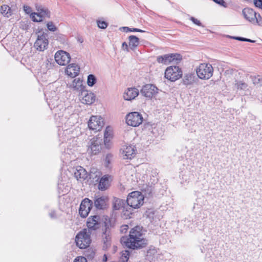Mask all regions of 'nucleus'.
<instances>
[{
	"instance_id": "nucleus-40",
	"label": "nucleus",
	"mask_w": 262,
	"mask_h": 262,
	"mask_svg": "<svg viewBox=\"0 0 262 262\" xmlns=\"http://www.w3.org/2000/svg\"><path fill=\"white\" fill-rule=\"evenodd\" d=\"M129 256V252L128 250H125L122 251L121 258L123 259V262H127Z\"/></svg>"
},
{
	"instance_id": "nucleus-9",
	"label": "nucleus",
	"mask_w": 262,
	"mask_h": 262,
	"mask_svg": "<svg viewBox=\"0 0 262 262\" xmlns=\"http://www.w3.org/2000/svg\"><path fill=\"white\" fill-rule=\"evenodd\" d=\"M93 206V201L89 198L84 199L79 208V214L82 218L86 217Z\"/></svg>"
},
{
	"instance_id": "nucleus-15",
	"label": "nucleus",
	"mask_w": 262,
	"mask_h": 262,
	"mask_svg": "<svg viewBox=\"0 0 262 262\" xmlns=\"http://www.w3.org/2000/svg\"><path fill=\"white\" fill-rule=\"evenodd\" d=\"M102 139L100 138H93L90 141V145L88 151L92 155H97L101 149Z\"/></svg>"
},
{
	"instance_id": "nucleus-4",
	"label": "nucleus",
	"mask_w": 262,
	"mask_h": 262,
	"mask_svg": "<svg viewBox=\"0 0 262 262\" xmlns=\"http://www.w3.org/2000/svg\"><path fill=\"white\" fill-rule=\"evenodd\" d=\"M91 234L92 232L86 229H84L80 231L75 237L76 245L80 249H85L88 247L91 243Z\"/></svg>"
},
{
	"instance_id": "nucleus-41",
	"label": "nucleus",
	"mask_w": 262,
	"mask_h": 262,
	"mask_svg": "<svg viewBox=\"0 0 262 262\" xmlns=\"http://www.w3.org/2000/svg\"><path fill=\"white\" fill-rule=\"evenodd\" d=\"M97 26L100 29H104L107 26L108 24L105 21L97 20Z\"/></svg>"
},
{
	"instance_id": "nucleus-25",
	"label": "nucleus",
	"mask_w": 262,
	"mask_h": 262,
	"mask_svg": "<svg viewBox=\"0 0 262 262\" xmlns=\"http://www.w3.org/2000/svg\"><path fill=\"white\" fill-rule=\"evenodd\" d=\"M69 87L74 91H80L81 92L84 88L82 84V81L79 78L74 79L72 82L69 84Z\"/></svg>"
},
{
	"instance_id": "nucleus-56",
	"label": "nucleus",
	"mask_w": 262,
	"mask_h": 262,
	"mask_svg": "<svg viewBox=\"0 0 262 262\" xmlns=\"http://www.w3.org/2000/svg\"><path fill=\"white\" fill-rule=\"evenodd\" d=\"M78 42L82 43L83 42V39L81 37H78L77 39Z\"/></svg>"
},
{
	"instance_id": "nucleus-44",
	"label": "nucleus",
	"mask_w": 262,
	"mask_h": 262,
	"mask_svg": "<svg viewBox=\"0 0 262 262\" xmlns=\"http://www.w3.org/2000/svg\"><path fill=\"white\" fill-rule=\"evenodd\" d=\"M36 15V13L35 12H34V13H32L30 15V17L31 18H32V20L34 21V22H41L42 21V19L41 18H37L35 17V16Z\"/></svg>"
},
{
	"instance_id": "nucleus-43",
	"label": "nucleus",
	"mask_w": 262,
	"mask_h": 262,
	"mask_svg": "<svg viewBox=\"0 0 262 262\" xmlns=\"http://www.w3.org/2000/svg\"><path fill=\"white\" fill-rule=\"evenodd\" d=\"M190 20L191 21H192V22L196 25L197 26H202L203 27H204V26L202 25V23L200 22V21L199 20H198V19L195 18V17H190Z\"/></svg>"
},
{
	"instance_id": "nucleus-5",
	"label": "nucleus",
	"mask_w": 262,
	"mask_h": 262,
	"mask_svg": "<svg viewBox=\"0 0 262 262\" xmlns=\"http://www.w3.org/2000/svg\"><path fill=\"white\" fill-rule=\"evenodd\" d=\"M198 78L203 80H208L213 75V68L210 63H201L196 69Z\"/></svg>"
},
{
	"instance_id": "nucleus-7",
	"label": "nucleus",
	"mask_w": 262,
	"mask_h": 262,
	"mask_svg": "<svg viewBox=\"0 0 262 262\" xmlns=\"http://www.w3.org/2000/svg\"><path fill=\"white\" fill-rule=\"evenodd\" d=\"M182 59V56L180 54H168L157 57V61L159 63L168 64L171 63H179Z\"/></svg>"
},
{
	"instance_id": "nucleus-16",
	"label": "nucleus",
	"mask_w": 262,
	"mask_h": 262,
	"mask_svg": "<svg viewBox=\"0 0 262 262\" xmlns=\"http://www.w3.org/2000/svg\"><path fill=\"white\" fill-rule=\"evenodd\" d=\"M93 205L97 210H105L108 207V198L106 196L96 197Z\"/></svg>"
},
{
	"instance_id": "nucleus-59",
	"label": "nucleus",
	"mask_w": 262,
	"mask_h": 262,
	"mask_svg": "<svg viewBox=\"0 0 262 262\" xmlns=\"http://www.w3.org/2000/svg\"><path fill=\"white\" fill-rule=\"evenodd\" d=\"M201 250L202 253L204 252V250L203 249H201Z\"/></svg>"
},
{
	"instance_id": "nucleus-49",
	"label": "nucleus",
	"mask_w": 262,
	"mask_h": 262,
	"mask_svg": "<svg viewBox=\"0 0 262 262\" xmlns=\"http://www.w3.org/2000/svg\"><path fill=\"white\" fill-rule=\"evenodd\" d=\"M49 216L52 219H55L57 218V215H56V212L55 211H52L50 213H49Z\"/></svg>"
},
{
	"instance_id": "nucleus-60",
	"label": "nucleus",
	"mask_w": 262,
	"mask_h": 262,
	"mask_svg": "<svg viewBox=\"0 0 262 262\" xmlns=\"http://www.w3.org/2000/svg\"><path fill=\"white\" fill-rule=\"evenodd\" d=\"M126 211L127 212H129V211L127 209V208H126Z\"/></svg>"
},
{
	"instance_id": "nucleus-54",
	"label": "nucleus",
	"mask_w": 262,
	"mask_h": 262,
	"mask_svg": "<svg viewBox=\"0 0 262 262\" xmlns=\"http://www.w3.org/2000/svg\"><path fill=\"white\" fill-rule=\"evenodd\" d=\"M245 41H247V42H252L253 43V42H255V40H252V39L246 38Z\"/></svg>"
},
{
	"instance_id": "nucleus-2",
	"label": "nucleus",
	"mask_w": 262,
	"mask_h": 262,
	"mask_svg": "<svg viewBox=\"0 0 262 262\" xmlns=\"http://www.w3.org/2000/svg\"><path fill=\"white\" fill-rule=\"evenodd\" d=\"M123 242L126 247L132 249H141L147 245V240L143 237L142 227L138 226L130 230L129 237Z\"/></svg>"
},
{
	"instance_id": "nucleus-42",
	"label": "nucleus",
	"mask_w": 262,
	"mask_h": 262,
	"mask_svg": "<svg viewBox=\"0 0 262 262\" xmlns=\"http://www.w3.org/2000/svg\"><path fill=\"white\" fill-rule=\"evenodd\" d=\"M214 3L224 8L227 7V3L224 0H212Z\"/></svg>"
},
{
	"instance_id": "nucleus-57",
	"label": "nucleus",
	"mask_w": 262,
	"mask_h": 262,
	"mask_svg": "<svg viewBox=\"0 0 262 262\" xmlns=\"http://www.w3.org/2000/svg\"><path fill=\"white\" fill-rule=\"evenodd\" d=\"M61 184H58V188H59V189H60V188H61Z\"/></svg>"
},
{
	"instance_id": "nucleus-45",
	"label": "nucleus",
	"mask_w": 262,
	"mask_h": 262,
	"mask_svg": "<svg viewBox=\"0 0 262 262\" xmlns=\"http://www.w3.org/2000/svg\"><path fill=\"white\" fill-rule=\"evenodd\" d=\"M95 255V252L93 251H88V253L85 254L86 259L89 260L93 259Z\"/></svg>"
},
{
	"instance_id": "nucleus-33",
	"label": "nucleus",
	"mask_w": 262,
	"mask_h": 262,
	"mask_svg": "<svg viewBox=\"0 0 262 262\" xmlns=\"http://www.w3.org/2000/svg\"><path fill=\"white\" fill-rule=\"evenodd\" d=\"M1 12L4 16L7 17L11 16L12 14L11 8L6 5H3L1 7Z\"/></svg>"
},
{
	"instance_id": "nucleus-12",
	"label": "nucleus",
	"mask_w": 262,
	"mask_h": 262,
	"mask_svg": "<svg viewBox=\"0 0 262 262\" xmlns=\"http://www.w3.org/2000/svg\"><path fill=\"white\" fill-rule=\"evenodd\" d=\"M47 33H43L41 35H38L34 43V47L39 51H43L47 49L49 45V41L47 38Z\"/></svg>"
},
{
	"instance_id": "nucleus-6",
	"label": "nucleus",
	"mask_w": 262,
	"mask_h": 262,
	"mask_svg": "<svg viewBox=\"0 0 262 262\" xmlns=\"http://www.w3.org/2000/svg\"><path fill=\"white\" fill-rule=\"evenodd\" d=\"M242 14L247 20L254 25L262 26V17L257 14L252 9L245 8L242 11Z\"/></svg>"
},
{
	"instance_id": "nucleus-18",
	"label": "nucleus",
	"mask_w": 262,
	"mask_h": 262,
	"mask_svg": "<svg viewBox=\"0 0 262 262\" xmlns=\"http://www.w3.org/2000/svg\"><path fill=\"white\" fill-rule=\"evenodd\" d=\"M79 97L82 103L88 105L92 104L96 100L94 93L84 90L81 92Z\"/></svg>"
},
{
	"instance_id": "nucleus-23",
	"label": "nucleus",
	"mask_w": 262,
	"mask_h": 262,
	"mask_svg": "<svg viewBox=\"0 0 262 262\" xmlns=\"http://www.w3.org/2000/svg\"><path fill=\"white\" fill-rule=\"evenodd\" d=\"M102 242L103 243V249H107L111 245L112 235L111 231H103L102 234Z\"/></svg>"
},
{
	"instance_id": "nucleus-51",
	"label": "nucleus",
	"mask_w": 262,
	"mask_h": 262,
	"mask_svg": "<svg viewBox=\"0 0 262 262\" xmlns=\"http://www.w3.org/2000/svg\"><path fill=\"white\" fill-rule=\"evenodd\" d=\"M232 38L234 39L242 41H245L246 40V38L243 37L234 36L232 37Z\"/></svg>"
},
{
	"instance_id": "nucleus-39",
	"label": "nucleus",
	"mask_w": 262,
	"mask_h": 262,
	"mask_svg": "<svg viewBox=\"0 0 262 262\" xmlns=\"http://www.w3.org/2000/svg\"><path fill=\"white\" fill-rule=\"evenodd\" d=\"M253 83L259 85H262V76L257 75L253 79Z\"/></svg>"
},
{
	"instance_id": "nucleus-31",
	"label": "nucleus",
	"mask_w": 262,
	"mask_h": 262,
	"mask_svg": "<svg viewBox=\"0 0 262 262\" xmlns=\"http://www.w3.org/2000/svg\"><path fill=\"white\" fill-rule=\"evenodd\" d=\"M112 130L110 127H106L104 133V144L107 146V143L110 142V139L112 138Z\"/></svg>"
},
{
	"instance_id": "nucleus-10",
	"label": "nucleus",
	"mask_w": 262,
	"mask_h": 262,
	"mask_svg": "<svg viewBox=\"0 0 262 262\" xmlns=\"http://www.w3.org/2000/svg\"><path fill=\"white\" fill-rule=\"evenodd\" d=\"M143 120L142 116L137 112L130 113L126 116V123L132 126H138L142 123Z\"/></svg>"
},
{
	"instance_id": "nucleus-3",
	"label": "nucleus",
	"mask_w": 262,
	"mask_h": 262,
	"mask_svg": "<svg viewBox=\"0 0 262 262\" xmlns=\"http://www.w3.org/2000/svg\"><path fill=\"white\" fill-rule=\"evenodd\" d=\"M144 196L140 191H135L130 193L127 198V207L139 208L143 204Z\"/></svg>"
},
{
	"instance_id": "nucleus-17",
	"label": "nucleus",
	"mask_w": 262,
	"mask_h": 262,
	"mask_svg": "<svg viewBox=\"0 0 262 262\" xmlns=\"http://www.w3.org/2000/svg\"><path fill=\"white\" fill-rule=\"evenodd\" d=\"M158 88L155 85L147 84L142 87L141 93L146 98H151L158 93Z\"/></svg>"
},
{
	"instance_id": "nucleus-47",
	"label": "nucleus",
	"mask_w": 262,
	"mask_h": 262,
	"mask_svg": "<svg viewBox=\"0 0 262 262\" xmlns=\"http://www.w3.org/2000/svg\"><path fill=\"white\" fill-rule=\"evenodd\" d=\"M74 262H87V259L85 257L78 256L75 259Z\"/></svg>"
},
{
	"instance_id": "nucleus-34",
	"label": "nucleus",
	"mask_w": 262,
	"mask_h": 262,
	"mask_svg": "<svg viewBox=\"0 0 262 262\" xmlns=\"http://www.w3.org/2000/svg\"><path fill=\"white\" fill-rule=\"evenodd\" d=\"M234 87L238 90H245L247 89L248 85L243 81L235 80Z\"/></svg>"
},
{
	"instance_id": "nucleus-28",
	"label": "nucleus",
	"mask_w": 262,
	"mask_h": 262,
	"mask_svg": "<svg viewBox=\"0 0 262 262\" xmlns=\"http://www.w3.org/2000/svg\"><path fill=\"white\" fill-rule=\"evenodd\" d=\"M126 205H127L126 200L125 201L120 199H115L113 203V209L118 210L121 208H123L124 210L125 208Z\"/></svg>"
},
{
	"instance_id": "nucleus-29",
	"label": "nucleus",
	"mask_w": 262,
	"mask_h": 262,
	"mask_svg": "<svg viewBox=\"0 0 262 262\" xmlns=\"http://www.w3.org/2000/svg\"><path fill=\"white\" fill-rule=\"evenodd\" d=\"M129 47L132 50H134L139 44V39L135 35H130L128 37Z\"/></svg>"
},
{
	"instance_id": "nucleus-35",
	"label": "nucleus",
	"mask_w": 262,
	"mask_h": 262,
	"mask_svg": "<svg viewBox=\"0 0 262 262\" xmlns=\"http://www.w3.org/2000/svg\"><path fill=\"white\" fill-rule=\"evenodd\" d=\"M97 82L96 77L93 74H90L88 76L87 84L89 86H93Z\"/></svg>"
},
{
	"instance_id": "nucleus-24",
	"label": "nucleus",
	"mask_w": 262,
	"mask_h": 262,
	"mask_svg": "<svg viewBox=\"0 0 262 262\" xmlns=\"http://www.w3.org/2000/svg\"><path fill=\"white\" fill-rule=\"evenodd\" d=\"M198 80V78L196 77L194 73L185 74L183 78V83L184 85L187 86L192 85L196 83Z\"/></svg>"
},
{
	"instance_id": "nucleus-55",
	"label": "nucleus",
	"mask_w": 262,
	"mask_h": 262,
	"mask_svg": "<svg viewBox=\"0 0 262 262\" xmlns=\"http://www.w3.org/2000/svg\"><path fill=\"white\" fill-rule=\"evenodd\" d=\"M107 259V256L106 254H104L103 255V259H102L103 262H106Z\"/></svg>"
},
{
	"instance_id": "nucleus-50",
	"label": "nucleus",
	"mask_w": 262,
	"mask_h": 262,
	"mask_svg": "<svg viewBox=\"0 0 262 262\" xmlns=\"http://www.w3.org/2000/svg\"><path fill=\"white\" fill-rule=\"evenodd\" d=\"M128 228V226L127 225H123L121 227V231L122 232H125Z\"/></svg>"
},
{
	"instance_id": "nucleus-36",
	"label": "nucleus",
	"mask_w": 262,
	"mask_h": 262,
	"mask_svg": "<svg viewBox=\"0 0 262 262\" xmlns=\"http://www.w3.org/2000/svg\"><path fill=\"white\" fill-rule=\"evenodd\" d=\"M205 260L207 262H214V257L213 256V252L212 251V249H208V251L206 254L205 256Z\"/></svg>"
},
{
	"instance_id": "nucleus-26",
	"label": "nucleus",
	"mask_w": 262,
	"mask_h": 262,
	"mask_svg": "<svg viewBox=\"0 0 262 262\" xmlns=\"http://www.w3.org/2000/svg\"><path fill=\"white\" fill-rule=\"evenodd\" d=\"M109 187L108 176L104 175L99 180L98 188L100 190H105Z\"/></svg>"
},
{
	"instance_id": "nucleus-13",
	"label": "nucleus",
	"mask_w": 262,
	"mask_h": 262,
	"mask_svg": "<svg viewBox=\"0 0 262 262\" xmlns=\"http://www.w3.org/2000/svg\"><path fill=\"white\" fill-rule=\"evenodd\" d=\"M71 57L70 54L64 51L59 50L55 54V60L56 62L61 66L67 64L70 61Z\"/></svg>"
},
{
	"instance_id": "nucleus-1",
	"label": "nucleus",
	"mask_w": 262,
	"mask_h": 262,
	"mask_svg": "<svg viewBox=\"0 0 262 262\" xmlns=\"http://www.w3.org/2000/svg\"><path fill=\"white\" fill-rule=\"evenodd\" d=\"M51 101H48L49 106L51 109L53 107L54 110V119L57 126L61 127L62 130L67 131L69 128L72 126L74 123L72 122L73 117L70 115L69 109L65 107L62 104L58 105L56 107L53 106Z\"/></svg>"
},
{
	"instance_id": "nucleus-14",
	"label": "nucleus",
	"mask_w": 262,
	"mask_h": 262,
	"mask_svg": "<svg viewBox=\"0 0 262 262\" xmlns=\"http://www.w3.org/2000/svg\"><path fill=\"white\" fill-rule=\"evenodd\" d=\"M100 216L95 215L91 216L88 219L86 222V225L88 227L87 230H89L90 232L95 231L100 227Z\"/></svg>"
},
{
	"instance_id": "nucleus-20",
	"label": "nucleus",
	"mask_w": 262,
	"mask_h": 262,
	"mask_svg": "<svg viewBox=\"0 0 262 262\" xmlns=\"http://www.w3.org/2000/svg\"><path fill=\"white\" fill-rule=\"evenodd\" d=\"M75 178L78 181L85 180L88 177V173L81 166H78L74 171Z\"/></svg>"
},
{
	"instance_id": "nucleus-11",
	"label": "nucleus",
	"mask_w": 262,
	"mask_h": 262,
	"mask_svg": "<svg viewBox=\"0 0 262 262\" xmlns=\"http://www.w3.org/2000/svg\"><path fill=\"white\" fill-rule=\"evenodd\" d=\"M104 124L103 120L100 116H93L88 122V126L90 129L97 132L102 129Z\"/></svg>"
},
{
	"instance_id": "nucleus-46",
	"label": "nucleus",
	"mask_w": 262,
	"mask_h": 262,
	"mask_svg": "<svg viewBox=\"0 0 262 262\" xmlns=\"http://www.w3.org/2000/svg\"><path fill=\"white\" fill-rule=\"evenodd\" d=\"M253 3L256 7L262 9V0H254Z\"/></svg>"
},
{
	"instance_id": "nucleus-48",
	"label": "nucleus",
	"mask_w": 262,
	"mask_h": 262,
	"mask_svg": "<svg viewBox=\"0 0 262 262\" xmlns=\"http://www.w3.org/2000/svg\"><path fill=\"white\" fill-rule=\"evenodd\" d=\"M24 10L26 12V13L29 14L32 11V9L30 7L28 6H24Z\"/></svg>"
},
{
	"instance_id": "nucleus-58",
	"label": "nucleus",
	"mask_w": 262,
	"mask_h": 262,
	"mask_svg": "<svg viewBox=\"0 0 262 262\" xmlns=\"http://www.w3.org/2000/svg\"><path fill=\"white\" fill-rule=\"evenodd\" d=\"M207 217V214H205V215H204L202 218V219H204L205 218H206Z\"/></svg>"
},
{
	"instance_id": "nucleus-38",
	"label": "nucleus",
	"mask_w": 262,
	"mask_h": 262,
	"mask_svg": "<svg viewBox=\"0 0 262 262\" xmlns=\"http://www.w3.org/2000/svg\"><path fill=\"white\" fill-rule=\"evenodd\" d=\"M47 27L48 30L52 32H55L57 29V27L54 25L52 21L48 22L47 24Z\"/></svg>"
},
{
	"instance_id": "nucleus-30",
	"label": "nucleus",
	"mask_w": 262,
	"mask_h": 262,
	"mask_svg": "<svg viewBox=\"0 0 262 262\" xmlns=\"http://www.w3.org/2000/svg\"><path fill=\"white\" fill-rule=\"evenodd\" d=\"M101 174V173L100 171L93 168L91 169L88 176H89L90 179H93L97 182L99 180Z\"/></svg>"
},
{
	"instance_id": "nucleus-32",
	"label": "nucleus",
	"mask_w": 262,
	"mask_h": 262,
	"mask_svg": "<svg viewBox=\"0 0 262 262\" xmlns=\"http://www.w3.org/2000/svg\"><path fill=\"white\" fill-rule=\"evenodd\" d=\"M113 219H105V221L104 222V227L103 228V231H111V229L114 226V222Z\"/></svg>"
},
{
	"instance_id": "nucleus-37",
	"label": "nucleus",
	"mask_w": 262,
	"mask_h": 262,
	"mask_svg": "<svg viewBox=\"0 0 262 262\" xmlns=\"http://www.w3.org/2000/svg\"><path fill=\"white\" fill-rule=\"evenodd\" d=\"M122 29L126 32H145V31L138 28H129L127 27H123Z\"/></svg>"
},
{
	"instance_id": "nucleus-8",
	"label": "nucleus",
	"mask_w": 262,
	"mask_h": 262,
	"mask_svg": "<svg viewBox=\"0 0 262 262\" xmlns=\"http://www.w3.org/2000/svg\"><path fill=\"white\" fill-rule=\"evenodd\" d=\"M182 71L178 66H170L165 71V77L171 81H175L182 76Z\"/></svg>"
},
{
	"instance_id": "nucleus-53",
	"label": "nucleus",
	"mask_w": 262,
	"mask_h": 262,
	"mask_svg": "<svg viewBox=\"0 0 262 262\" xmlns=\"http://www.w3.org/2000/svg\"><path fill=\"white\" fill-rule=\"evenodd\" d=\"M111 156L110 155H107L106 156V158H105V162L108 164L110 163V159H111Z\"/></svg>"
},
{
	"instance_id": "nucleus-27",
	"label": "nucleus",
	"mask_w": 262,
	"mask_h": 262,
	"mask_svg": "<svg viewBox=\"0 0 262 262\" xmlns=\"http://www.w3.org/2000/svg\"><path fill=\"white\" fill-rule=\"evenodd\" d=\"M37 10L38 12L36 13V16L39 18L42 19L46 17L50 18V12L48 9L39 6L37 7Z\"/></svg>"
},
{
	"instance_id": "nucleus-21",
	"label": "nucleus",
	"mask_w": 262,
	"mask_h": 262,
	"mask_svg": "<svg viewBox=\"0 0 262 262\" xmlns=\"http://www.w3.org/2000/svg\"><path fill=\"white\" fill-rule=\"evenodd\" d=\"M79 70L80 68L77 64L72 63L68 66L66 70V73L69 76L74 78L78 75Z\"/></svg>"
},
{
	"instance_id": "nucleus-22",
	"label": "nucleus",
	"mask_w": 262,
	"mask_h": 262,
	"mask_svg": "<svg viewBox=\"0 0 262 262\" xmlns=\"http://www.w3.org/2000/svg\"><path fill=\"white\" fill-rule=\"evenodd\" d=\"M139 95V91L135 88H128L123 94V98L126 100L134 99Z\"/></svg>"
},
{
	"instance_id": "nucleus-19",
	"label": "nucleus",
	"mask_w": 262,
	"mask_h": 262,
	"mask_svg": "<svg viewBox=\"0 0 262 262\" xmlns=\"http://www.w3.org/2000/svg\"><path fill=\"white\" fill-rule=\"evenodd\" d=\"M136 150L134 146L125 145L122 149V156L124 159H132L136 155Z\"/></svg>"
},
{
	"instance_id": "nucleus-52",
	"label": "nucleus",
	"mask_w": 262,
	"mask_h": 262,
	"mask_svg": "<svg viewBox=\"0 0 262 262\" xmlns=\"http://www.w3.org/2000/svg\"><path fill=\"white\" fill-rule=\"evenodd\" d=\"M122 48L123 50L128 51V46L126 42H124L122 44Z\"/></svg>"
}]
</instances>
